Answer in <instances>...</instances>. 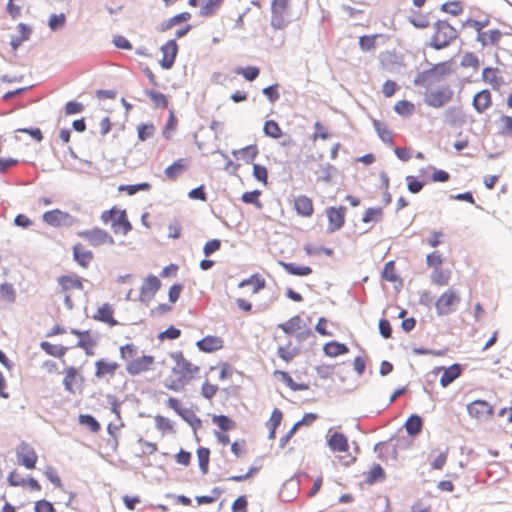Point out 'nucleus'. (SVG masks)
<instances>
[{
    "label": "nucleus",
    "mask_w": 512,
    "mask_h": 512,
    "mask_svg": "<svg viewBox=\"0 0 512 512\" xmlns=\"http://www.w3.org/2000/svg\"><path fill=\"white\" fill-rule=\"evenodd\" d=\"M174 365L170 374L162 381L163 386L173 392H182L186 386L200 379L201 367L188 360L182 352L171 354Z\"/></svg>",
    "instance_id": "obj_1"
},
{
    "label": "nucleus",
    "mask_w": 512,
    "mask_h": 512,
    "mask_svg": "<svg viewBox=\"0 0 512 512\" xmlns=\"http://www.w3.org/2000/svg\"><path fill=\"white\" fill-rule=\"evenodd\" d=\"M433 30L430 45L437 50L449 46L458 37L456 28L445 20L435 22Z\"/></svg>",
    "instance_id": "obj_2"
},
{
    "label": "nucleus",
    "mask_w": 512,
    "mask_h": 512,
    "mask_svg": "<svg viewBox=\"0 0 512 512\" xmlns=\"http://www.w3.org/2000/svg\"><path fill=\"white\" fill-rule=\"evenodd\" d=\"M461 301V294L458 290L451 287L445 289L434 304L437 316H447L456 312Z\"/></svg>",
    "instance_id": "obj_3"
},
{
    "label": "nucleus",
    "mask_w": 512,
    "mask_h": 512,
    "mask_svg": "<svg viewBox=\"0 0 512 512\" xmlns=\"http://www.w3.org/2000/svg\"><path fill=\"white\" fill-rule=\"evenodd\" d=\"M100 218L105 224L111 222V228L115 234L125 236L132 230L127 213L123 209L112 207L109 210L103 211Z\"/></svg>",
    "instance_id": "obj_4"
},
{
    "label": "nucleus",
    "mask_w": 512,
    "mask_h": 512,
    "mask_svg": "<svg viewBox=\"0 0 512 512\" xmlns=\"http://www.w3.org/2000/svg\"><path fill=\"white\" fill-rule=\"evenodd\" d=\"M57 283L59 286L57 293L63 296L66 306L68 308H72V297L75 295V293H79L83 290V283L81 278L75 274L62 275L58 277Z\"/></svg>",
    "instance_id": "obj_5"
},
{
    "label": "nucleus",
    "mask_w": 512,
    "mask_h": 512,
    "mask_svg": "<svg viewBox=\"0 0 512 512\" xmlns=\"http://www.w3.org/2000/svg\"><path fill=\"white\" fill-rule=\"evenodd\" d=\"M278 328L285 334L295 337L298 341H304L312 336V330L299 315H295L286 322L278 324Z\"/></svg>",
    "instance_id": "obj_6"
},
{
    "label": "nucleus",
    "mask_w": 512,
    "mask_h": 512,
    "mask_svg": "<svg viewBox=\"0 0 512 512\" xmlns=\"http://www.w3.org/2000/svg\"><path fill=\"white\" fill-rule=\"evenodd\" d=\"M466 409L468 415L477 422H486L494 415V406L482 399L468 403Z\"/></svg>",
    "instance_id": "obj_7"
},
{
    "label": "nucleus",
    "mask_w": 512,
    "mask_h": 512,
    "mask_svg": "<svg viewBox=\"0 0 512 512\" xmlns=\"http://www.w3.org/2000/svg\"><path fill=\"white\" fill-rule=\"evenodd\" d=\"M453 94L450 86H442L428 90L425 93L424 101L430 107L441 108L452 100Z\"/></svg>",
    "instance_id": "obj_8"
},
{
    "label": "nucleus",
    "mask_w": 512,
    "mask_h": 512,
    "mask_svg": "<svg viewBox=\"0 0 512 512\" xmlns=\"http://www.w3.org/2000/svg\"><path fill=\"white\" fill-rule=\"evenodd\" d=\"M290 0H273L271 4V25L275 29H283L289 23Z\"/></svg>",
    "instance_id": "obj_9"
},
{
    "label": "nucleus",
    "mask_w": 512,
    "mask_h": 512,
    "mask_svg": "<svg viewBox=\"0 0 512 512\" xmlns=\"http://www.w3.org/2000/svg\"><path fill=\"white\" fill-rule=\"evenodd\" d=\"M77 236L83 238L91 246L94 247L102 245H113L115 243L113 237L107 231L101 228L78 231Z\"/></svg>",
    "instance_id": "obj_10"
},
{
    "label": "nucleus",
    "mask_w": 512,
    "mask_h": 512,
    "mask_svg": "<svg viewBox=\"0 0 512 512\" xmlns=\"http://www.w3.org/2000/svg\"><path fill=\"white\" fill-rule=\"evenodd\" d=\"M16 458L19 465L32 470L36 467L38 456L35 449L28 443L22 442L16 448Z\"/></svg>",
    "instance_id": "obj_11"
},
{
    "label": "nucleus",
    "mask_w": 512,
    "mask_h": 512,
    "mask_svg": "<svg viewBox=\"0 0 512 512\" xmlns=\"http://www.w3.org/2000/svg\"><path fill=\"white\" fill-rule=\"evenodd\" d=\"M63 373L64 389L71 394H75L77 391H80L84 382V378L80 374L79 370L75 366H68L64 368Z\"/></svg>",
    "instance_id": "obj_12"
},
{
    "label": "nucleus",
    "mask_w": 512,
    "mask_h": 512,
    "mask_svg": "<svg viewBox=\"0 0 512 512\" xmlns=\"http://www.w3.org/2000/svg\"><path fill=\"white\" fill-rule=\"evenodd\" d=\"M155 364V358L152 355H142L136 357L126 364V371L129 375L136 376L150 371Z\"/></svg>",
    "instance_id": "obj_13"
},
{
    "label": "nucleus",
    "mask_w": 512,
    "mask_h": 512,
    "mask_svg": "<svg viewBox=\"0 0 512 512\" xmlns=\"http://www.w3.org/2000/svg\"><path fill=\"white\" fill-rule=\"evenodd\" d=\"M346 207H328L326 209V216L328 219L327 230L330 233L340 230L345 224Z\"/></svg>",
    "instance_id": "obj_14"
},
{
    "label": "nucleus",
    "mask_w": 512,
    "mask_h": 512,
    "mask_svg": "<svg viewBox=\"0 0 512 512\" xmlns=\"http://www.w3.org/2000/svg\"><path fill=\"white\" fill-rule=\"evenodd\" d=\"M42 219L46 224L54 227L69 226L75 222L72 215L60 209L45 212Z\"/></svg>",
    "instance_id": "obj_15"
},
{
    "label": "nucleus",
    "mask_w": 512,
    "mask_h": 512,
    "mask_svg": "<svg viewBox=\"0 0 512 512\" xmlns=\"http://www.w3.org/2000/svg\"><path fill=\"white\" fill-rule=\"evenodd\" d=\"M161 288V281L154 275H148L140 288V300L142 302H150L154 299L156 293Z\"/></svg>",
    "instance_id": "obj_16"
},
{
    "label": "nucleus",
    "mask_w": 512,
    "mask_h": 512,
    "mask_svg": "<svg viewBox=\"0 0 512 512\" xmlns=\"http://www.w3.org/2000/svg\"><path fill=\"white\" fill-rule=\"evenodd\" d=\"M178 50L179 47L175 39H171L161 46L160 51L162 53V58L159 63L163 69L168 70L173 67Z\"/></svg>",
    "instance_id": "obj_17"
},
{
    "label": "nucleus",
    "mask_w": 512,
    "mask_h": 512,
    "mask_svg": "<svg viewBox=\"0 0 512 512\" xmlns=\"http://www.w3.org/2000/svg\"><path fill=\"white\" fill-rule=\"evenodd\" d=\"M433 373L436 375L441 373L440 385L445 388L452 382H454L458 377H460V375L462 374V367L460 364L457 363L452 364L449 367H435L433 369Z\"/></svg>",
    "instance_id": "obj_18"
},
{
    "label": "nucleus",
    "mask_w": 512,
    "mask_h": 512,
    "mask_svg": "<svg viewBox=\"0 0 512 512\" xmlns=\"http://www.w3.org/2000/svg\"><path fill=\"white\" fill-rule=\"evenodd\" d=\"M115 309L112 304L103 303L94 312L92 318L95 321L102 322L109 327L119 325V322L114 317Z\"/></svg>",
    "instance_id": "obj_19"
},
{
    "label": "nucleus",
    "mask_w": 512,
    "mask_h": 512,
    "mask_svg": "<svg viewBox=\"0 0 512 512\" xmlns=\"http://www.w3.org/2000/svg\"><path fill=\"white\" fill-rule=\"evenodd\" d=\"M482 81L493 90H499L504 84L502 71L497 67H484L481 74Z\"/></svg>",
    "instance_id": "obj_20"
},
{
    "label": "nucleus",
    "mask_w": 512,
    "mask_h": 512,
    "mask_svg": "<svg viewBox=\"0 0 512 512\" xmlns=\"http://www.w3.org/2000/svg\"><path fill=\"white\" fill-rule=\"evenodd\" d=\"M327 445L333 453H347L349 451L348 439L340 432L329 430Z\"/></svg>",
    "instance_id": "obj_21"
},
{
    "label": "nucleus",
    "mask_w": 512,
    "mask_h": 512,
    "mask_svg": "<svg viewBox=\"0 0 512 512\" xmlns=\"http://www.w3.org/2000/svg\"><path fill=\"white\" fill-rule=\"evenodd\" d=\"M70 332L79 338L77 347L83 349L86 355L92 356L94 354V348L97 345V341L94 337H92L90 331L71 329Z\"/></svg>",
    "instance_id": "obj_22"
},
{
    "label": "nucleus",
    "mask_w": 512,
    "mask_h": 512,
    "mask_svg": "<svg viewBox=\"0 0 512 512\" xmlns=\"http://www.w3.org/2000/svg\"><path fill=\"white\" fill-rule=\"evenodd\" d=\"M293 208L297 215L310 218L314 214L313 200L306 195H299L293 200Z\"/></svg>",
    "instance_id": "obj_23"
},
{
    "label": "nucleus",
    "mask_w": 512,
    "mask_h": 512,
    "mask_svg": "<svg viewBox=\"0 0 512 512\" xmlns=\"http://www.w3.org/2000/svg\"><path fill=\"white\" fill-rule=\"evenodd\" d=\"M119 369V364L115 361L100 359L95 362V377L103 378L105 376L113 377Z\"/></svg>",
    "instance_id": "obj_24"
},
{
    "label": "nucleus",
    "mask_w": 512,
    "mask_h": 512,
    "mask_svg": "<svg viewBox=\"0 0 512 512\" xmlns=\"http://www.w3.org/2000/svg\"><path fill=\"white\" fill-rule=\"evenodd\" d=\"M223 0H189V4L198 7L202 16H210L217 11Z\"/></svg>",
    "instance_id": "obj_25"
},
{
    "label": "nucleus",
    "mask_w": 512,
    "mask_h": 512,
    "mask_svg": "<svg viewBox=\"0 0 512 512\" xmlns=\"http://www.w3.org/2000/svg\"><path fill=\"white\" fill-rule=\"evenodd\" d=\"M472 105L478 113L485 112L492 105V95L489 90L483 89L475 94Z\"/></svg>",
    "instance_id": "obj_26"
},
{
    "label": "nucleus",
    "mask_w": 512,
    "mask_h": 512,
    "mask_svg": "<svg viewBox=\"0 0 512 512\" xmlns=\"http://www.w3.org/2000/svg\"><path fill=\"white\" fill-rule=\"evenodd\" d=\"M502 32L499 29H491L488 31H485L481 35H477L476 40L480 43L482 47L486 46H498L501 38H502Z\"/></svg>",
    "instance_id": "obj_27"
},
{
    "label": "nucleus",
    "mask_w": 512,
    "mask_h": 512,
    "mask_svg": "<svg viewBox=\"0 0 512 512\" xmlns=\"http://www.w3.org/2000/svg\"><path fill=\"white\" fill-rule=\"evenodd\" d=\"M189 167V161L187 159L181 158L176 160L173 164L168 166L164 173L169 180H176L180 175H182Z\"/></svg>",
    "instance_id": "obj_28"
},
{
    "label": "nucleus",
    "mask_w": 512,
    "mask_h": 512,
    "mask_svg": "<svg viewBox=\"0 0 512 512\" xmlns=\"http://www.w3.org/2000/svg\"><path fill=\"white\" fill-rule=\"evenodd\" d=\"M73 256L75 261L82 267H87L93 260V253L81 243L74 245Z\"/></svg>",
    "instance_id": "obj_29"
},
{
    "label": "nucleus",
    "mask_w": 512,
    "mask_h": 512,
    "mask_svg": "<svg viewBox=\"0 0 512 512\" xmlns=\"http://www.w3.org/2000/svg\"><path fill=\"white\" fill-rule=\"evenodd\" d=\"M222 346V339L215 336H206L197 342V347L204 352H213L221 349Z\"/></svg>",
    "instance_id": "obj_30"
},
{
    "label": "nucleus",
    "mask_w": 512,
    "mask_h": 512,
    "mask_svg": "<svg viewBox=\"0 0 512 512\" xmlns=\"http://www.w3.org/2000/svg\"><path fill=\"white\" fill-rule=\"evenodd\" d=\"M452 272L442 267L432 270L430 278L431 282L437 286H447L451 280Z\"/></svg>",
    "instance_id": "obj_31"
},
{
    "label": "nucleus",
    "mask_w": 512,
    "mask_h": 512,
    "mask_svg": "<svg viewBox=\"0 0 512 512\" xmlns=\"http://www.w3.org/2000/svg\"><path fill=\"white\" fill-rule=\"evenodd\" d=\"M240 288L251 286L252 293L256 294L266 286V280L258 273L253 274L248 279L242 280L239 285Z\"/></svg>",
    "instance_id": "obj_32"
},
{
    "label": "nucleus",
    "mask_w": 512,
    "mask_h": 512,
    "mask_svg": "<svg viewBox=\"0 0 512 512\" xmlns=\"http://www.w3.org/2000/svg\"><path fill=\"white\" fill-rule=\"evenodd\" d=\"M273 375L280 379L282 382L286 384L291 390L293 391H301L308 389V386L306 384H299L296 383L292 377L289 375L288 372L282 371V370H275L273 372Z\"/></svg>",
    "instance_id": "obj_33"
},
{
    "label": "nucleus",
    "mask_w": 512,
    "mask_h": 512,
    "mask_svg": "<svg viewBox=\"0 0 512 512\" xmlns=\"http://www.w3.org/2000/svg\"><path fill=\"white\" fill-rule=\"evenodd\" d=\"M323 351L325 355L329 357H337L339 355L347 354L349 352V348L343 343L331 341L324 345Z\"/></svg>",
    "instance_id": "obj_34"
},
{
    "label": "nucleus",
    "mask_w": 512,
    "mask_h": 512,
    "mask_svg": "<svg viewBox=\"0 0 512 512\" xmlns=\"http://www.w3.org/2000/svg\"><path fill=\"white\" fill-rule=\"evenodd\" d=\"M40 347L46 354L57 358L64 357L68 350L65 346L52 344L48 341H42Z\"/></svg>",
    "instance_id": "obj_35"
},
{
    "label": "nucleus",
    "mask_w": 512,
    "mask_h": 512,
    "mask_svg": "<svg viewBox=\"0 0 512 512\" xmlns=\"http://www.w3.org/2000/svg\"><path fill=\"white\" fill-rule=\"evenodd\" d=\"M281 266L288 274L294 276H308L312 273V269L309 266H301L291 262H281Z\"/></svg>",
    "instance_id": "obj_36"
},
{
    "label": "nucleus",
    "mask_w": 512,
    "mask_h": 512,
    "mask_svg": "<svg viewBox=\"0 0 512 512\" xmlns=\"http://www.w3.org/2000/svg\"><path fill=\"white\" fill-rule=\"evenodd\" d=\"M154 421H155L156 429L159 432H161L162 435L172 434L175 432L174 424L169 418L162 416V415H156L154 417Z\"/></svg>",
    "instance_id": "obj_37"
},
{
    "label": "nucleus",
    "mask_w": 512,
    "mask_h": 512,
    "mask_svg": "<svg viewBox=\"0 0 512 512\" xmlns=\"http://www.w3.org/2000/svg\"><path fill=\"white\" fill-rule=\"evenodd\" d=\"M145 94L153 102L156 108L164 109L168 107L169 100L165 94L151 89L145 90Z\"/></svg>",
    "instance_id": "obj_38"
},
{
    "label": "nucleus",
    "mask_w": 512,
    "mask_h": 512,
    "mask_svg": "<svg viewBox=\"0 0 512 512\" xmlns=\"http://www.w3.org/2000/svg\"><path fill=\"white\" fill-rule=\"evenodd\" d=\"M423 422L420 416L418 415H411L406 423H405V429L409 435L415 436L419 434L422 430Z\"/></svg>",
    "instance_id": "obj_39"
},
{
    "label": "nucleus",
    "mask_w": 512,
    "mask_h": 512,
    "mask_svg": "<svg viewBox=\"0 0 512 512\" xmlns=\"http://www.w3.org/2000/svg\"><path fill=\"white\" fill-rule=\"evenodd\" d=\"M385 478V471L380 464H374L369 471L365 473V481L368 484H373L376 481Z\"/></svg>",
    "instance_id": "obj_40"
},
{
    "label": "nucleus",
    "mask_w": 512,
    "mask_h": 512,
    "mask_svg": "<svg viewBox=\"0 0 512 512\" xmlns=\"http://www.w3.org/2000/svg\"><path fill=\"white\" fill-rule=\"evenodd\" d=\"M460 66L463 68H470L476 72L480 67V60L473 52H466L461 58Z\"/></svg>",
    "instance_id": "obj_41"
},
{
    "label": "nucleus",
    "mask_w": 512,
    "mask_h": 512,
    "mask_svg": "<svg viewBox=\"0 0 512 512\" xmlns=\"http://www.w3.org/2000/svg\"><path fill=\"white\" fill-rule=\"evenodd\" d=\"M373 125L380 139L385 143L391 144L393 141V134L391 130L388 128V126L385 123L378 120H374Z\"/></svg>",
    "instance_id": "obj_42"
},
{
    "label": "nucleus",
    "mask_w": 512,
    "mask_h": 512,
    "mask_svg": "<svg viewBox=\"0 0 512 512\" xmlns=\"http://www.w3.org/2000/svg\"><path fill=\"white\" fill-rule=\"evenodd\" d=\"M298 354L299 350L295 347H292L291 343H289L287 346H279L277 349V356L286 363L291 362Z\"/></svg>",
    "instance_id": "obj_43"
},
{
    "label": "nucleus",
    "mask_w": 512,
    "mask_h": 512,
    "mask_svg": "<svg viewBox=\"0 0 512 512\" xmlns=\"http://www.w3.org/2000/svg\"><path fill=\"white\" fill-rule=\"evenodd\" d=\"M441 11L448 13L452 16H459L464 11V4L462 1H448L441 5Z\"/></svg>",
    "instance_id": "obj_44"
},
{
    "label": "nucleus",
    "mask_w": 512,
    "mask_h": 512,
    "mask_svg": "<svg viewBox=\"0 0 512 512\" xmlns=\"http://www.w3.org/2000/svg\"><path fill=\"white\" fill-rule=\"evenodd\" d=\"M257 154H258V148L256 145H249V146H246L245 148L240 149L239 151L234 152V155L238 159H242L246 162L253 161L256 158Z\"/></svg>",
    "instance_id": "obj_45"
},
{
    "label": "nucleus",
    "mask_w": 512,
    "mask_h": 512,
    "mask_svg": "<svg viewBox=\"0 0 512 512\" xmlns=\"http://www.w3.org/2000/svg\"><path fill=\"white\" fill-rule=\"evenodd\" d=\"M394 111L404 117L411 116L415 111V105L408 100H400L395 103Z\"/></svg>",
    "instance_id": "obj_46"
},
{
    "label": "nucleus",
    "mask_w": 512,
    "mask_h": 512,
    "mask_svg": "<svg viewBox=\"0 0 512 512\" xmlns=\"http://www.w3.org/2000/svg\"><path fill=\"white\" fill-rule=\"evenodd\" d=\"M0 299L10 304L15 302L16 291L12 284L3 283L0 285Z\"/></svg>",
    "instance_id": "obj_47"
},
{
    "label": "nucleus",
    "mask_w": 512,
    "mask_h": 512,
    "mask_svg": "<svg viewBox=\"0 0 512 512\" xmlns=\"http://www.w3.org/2000/svg\"><path fill=\"white\" fill-rule=\"evenodd\" d=\"M282 418H283V414H282L281 410H279L278 408H275L272 411L269 420L267 421V427L270 429V438L275 437V431L278 428V426L281 424Z\"/></svg>",
    "instance_id": "obj_48"
},
{
    "label": "nucleus",
    "mask_w": 512,
    "mask_h": 512,
    "mask_svg": "<svg viewBox=\"0 0 512 512\" xmlns=\"http://www.w3.org/2000/svg\"><path fill=\"white\" fill-rule=\"evenodd\" d=\"M120 358L128 363V361H131L132 359H135L138 353L137 346L133 343H128L120 347Z\"/></svg>",
    "instance_id": "obj_49"
},
{
    "label": "nucleus",
    "mask_w": 512,
    "mask_h": 512,
    "mask_svg": "<svg viewBox=\"0 0 512 512\" xmlns=\"http://www.w3.org/2000/svg\"><path fill=\"white\" fill-rule=\"evenodd\" d=\"M78 421L81 425L86 426L93 433H97L101 429L99 422L92 415L80 414Z\"/></svg>",
    "instance_id": "obj_50"
},
{
    "label": "nucleus",
    "mask_w": 512,
    "mask_h": 512,
    "mask_svg": "<svg viewBox=\"0 0 512 512\" xmlns=\"http://www.w3.org/2000/svg\"><path fill=\"white\" fill-rule=\"evenodd\" d=\"M443 262H444L443 254L438 250H435V251L427 254V256H426L427 267L431 268L432 270L442 267Z\"/></svg>",
    "instance_id": "obj_51"
},
{
    "label": "nucleus",
    "mask_w": 512,
    "mask_h": 512,
    "mask_svg": "<svg viewBox=\"0 0 512 512\" xmlns=\"http://www.w3.org/2000/svg\"><path fill=\"white\" fill-rule=\"evenodd\" d=\"M264 133L274 139H278L282 136V130L279 124L274 120H268L265 122L263 127Z\"/></svg>",
    "instance_id": "obj_52"
},
{
    "label": "nucleus",
    "mask_w": 512,
    "mask_h": 512,
    "mask_svg": "<svg viewBox=\"0 0 512 512\" xmlns=\"http://www.w3.org/2000/svg\"><path fill=\"white\" fill-rule=\"evenodd\" d=\"M382 217L383 210L381 207L368 208L362 217V221L364 223L378 222L382 219Z\"/></svg>",
    "instance_id": "obj_53"
},
{
    "label": "nucleus",
    "mask_w": 512,
    "mask_h": 512,
    "mask_svg": "<svg viewBox=\"0 0 512 512\" xmlns=\"http://www.w3.org/2000/svg\"><path fill=\"white\" fill-rule=\"evenodd\" d=\"M260 196H261V191L260 190L248 191V192H244L242 194L241 200L244 203H246V204H253L257 208L261 209L262 208V203L259 200Z\"/></svg>",
    "instance_id": "obj_54"
},
{
    "label": "nucleus",
    "mask_w": 512,
    "mask_h": 512,
    "mask_svg": "<svg viewBox=\"0 0 512 512\" xmlns=\"http://www.w3.org/2000/svg\"><path fill=\"white\" fill-rule=\"evenodd\" d=\"M138 138L145 141L151 138L155 133V126L152 123H142L137 127Z\"/></svg>",
    "instance_id": "obj_55"
},
{
    "label": "nucleus",
    "mask_w": 512,
    "mask_h": 512,
    "mask_svg": "<svg viewBox=\"0 0 512 512\" xmlns=\"http://www.w3.org/2000/svg\"><path fill=\"white\" fill-rule=\"evenodd\" d=\"M253 176L257 181L262 183L264 186L268 184V170L265 166H262L260 164H254Z\"/></svg>",
    "instance_id": "obj_56"
},
{
    "label": "nucleus",
    "mask_w": 512,
    "mask_h": 512,
    "mask_svg": "<svg viewBox=\"0 0 512 512\" xmlns=\"http://www.w3.org/2000/svg\"><path fill=\"white\" fill-rule=\"evenodd\" d=\"M382 277L388 282H395L398 280L394 261H389L385 264Z\"/></svg>",
    "instance_id": "obj_57"
},
{
    "label": "nucleus",
    "mask_w": 512,
    "mask_h": 512,
    "mask_svg": "<svg viewBox=\"0 0 512 512\" xmlns=\"http://www.w3.org/2000/svg\"><path fill=\"white\" fill-rule=\"evenodd\" d=\"M44 475L47 479L57 488H62V481L58 475L57 470L53 466H46Z\"/></svg>",
    "instance_id": "obj_58"
},
{
    "label": "nucleus",
    "mask_w": 512,
    "mask_h": 512,
    "mask_svg": "<svg viewBox=\"0 0 512 512\" xmlns=\"http://www.w3.org/2000/svg\"><path fill=\"white\" fill-rule=\"evenodd\" d=\"M209 455H210V452H209V449H207V448L200 447L197 450L199 466L203 473H206L208 470Z\"/></svg>",
    "instance_id": "obj_59"
},
{
    "label": "nucleus",
    "mask_w": 512,
    "mask_h": 512,
    "mask_svg": "<svg viewBox=\"0 0 512 512\" xmlns=\"http://www.w3.org/2000/svg\"><path fill=\"white\" fill-rule=\"evenodd\" d=\"M378 35H364L359 38V46L363 51L373 50L376 46Z\"/></svg>",
    "instance_id": "obj_60"
},
{
    "label": "nucleus",
    "mask_w": 512,
    "mask_h": 512,
    "mask_svg": "<svg viewBox=\"0 0 512 512\" xmlns=\"http://www.w3.org/2000/svg\"><path fill=\"white\" fill-rule=\"evenodd\" d=\"M8 484L12 487H26V479L16 470L11 471L7 477Z\"/></svg>",
    "instance_id": "obj_61"
},
{
    "label": "nucleus",
    "mask_w": 512,
    "mask_h": 512,
    "mask_svg": "<svg viewBox=\"0 0 512 512\" xmlns=\"http://www.w3.org/2000/svg\"><path fill=\"white\" fill-rule=\"evenodd\" d=\"M167 406L174 410L179 416L185 417L186 413L188 412L187 409L183 408L182 402L175 397H169L167 400Z\"/></svg>",
    "instance_id": "obj_62"
},
{
    "label": "nucleus",
    "mask_w": 512,
    "mask_h": 512,
    "mask_svg": "<svg viewBox=\"0 0 512 512\" xmlns=\"http://www.w3.org/2000/svg\"><path fill=\"white\" fill-rule=\"evenodd\" d=\"M66 17L63 13L61 14H53L49 18V27L51 30L55 31L59 28H62L65 25Z\"/></svg>",
    "instance_id": "obj_63"
},
{
    "label": "nucleus",
    "mask_w": 512,
    "mask_h": 512,
    "mask_svg": "<svg viewBox=\"0 0 512 512\" xmlns=\"http://www.w3.org/2000/svg\"><path fill=\"white\" fill-rule=\"evenodd\" d=\"M35 512H55V508L51 502L45 499H41L35 502Z\"/></svg>",
    "instance_id": "obj_64"
}]
</instances>
